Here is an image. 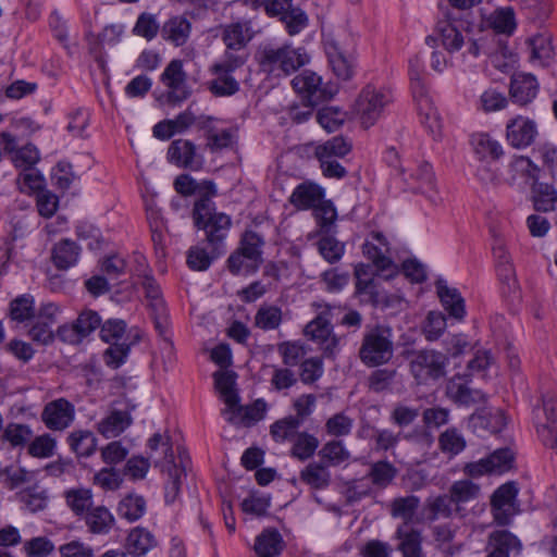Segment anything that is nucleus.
Listing matches in <instances>:
<instances>
[{
  "mask_svg": "<svg viewBox=\"0 0 557 557\" xmlns=\"http://www.w3.org/2000/svg\"><path fill=\"white\" fill-rule=\"evenodd\" d=\"M248 60L246 51H238L233 49H225L222 58L210 67L211 73H226L232 74L237 69L242 67Z\"/></svg>",
  "mask_w": 557,
  "mask_h": 557,
  "instance_id": "45",
  "label": "nucleus"
},
{
  "mask_svg": "<svg viewBox=\"0 0 557 557\" xmlns=\"http://www.w3.org/2000/svg\"><path fill=\"white\" fill-rule=\"evenodd\" d=\"M397 469L388 461H377L371 465L369 476L373 484L386 487L395 479Z\"/></svg>",
  "mask_w": 557,
  "mask_h": 557,
  "instance_id": "62",
  "label": "nucleus"
},
{
  "mask_svg": "<svg viewBox=\"0 0 557 557\" xmlns=\"http://www.w3.org/2000/svg\"><path fill=\"white\" fill-rule=\"evenodd\" d=\"M293 88L304 101L311 106L327 101L336 94L337 88L332 83H323L322 77L311 71H304L292 81Z\"/></svg>",
  "mask_w": 557,
  "mask_h": 557,
  "instance_id": "10",
  "label": "nucleus"
},
{
  "mask_svg": "<svg viewBox=\"0 0 557 557\" xmlns=\"http://www.w3.org/2000/svg\"><path fill=\"white\" fill-rule=\"evenodd\" d=\"M394 355L393 331L389 326L367 327L359 349V358L367 367L387 363Z\"/></svg>",
  "mask_w": 557,
  "mask_h": 557,
  "instance_id": "4",
  "label": "nucleus"
},
{
  "mask_svg": "<svg viewBox=\"0 0 557 557\" xmlns=\"http://www.w3.org/2000/svg\"><path fill=\"white\" fill-rule=\"evenodd\" d=\"M413 98L417 101L422 123L435 139L440 138L442 135V120L437 108L428 95V90Z\"/></svg>",
  "mask_w": 557,
  "mask_h": 557,
  "instance_id": "29",
  "label": "nucleus"
},
{
  "mask_svg": "<svg viewBox=\"0 0 557 557\" xmlns=\"http://www.w3.org/2000/svg\"><path fill=\"white\" fill-rule=\"evenodd\" d=\"M146 502L143 496L128 494L123 497L117 506V515L129 522L136 521L144 516Z\"/></svg>",
  "mask_w": 557,
  "mask_h": 557,
  "instance_id": "46",
  "label": "nucleus"
},
{
  "mask_svg": "<svg viewBox=\"0 0 557 557\" xmlns=\"http://www.w3.org/2000/svg\"><path fill=\"white\" fill-rule=\"evenodd\" d=\"M396 537L399 541L397 548L404 555L422 553L421 531L410 523H401L396 530Z\"/></svg>",
  "mask_w": 557,
  "mask_h": 557,
  "instance_id": "32",
  "label": "nucleus"
},
{
  "mask_svg": "<svg viewBox=\"0 0 557 557\" xmlns=\"http://www.w3.org/2000/svg\"><path fill=\"white\" fill-rule=\"evenodd\" d=\"M428 509L430 519L449 518L454 512L459 510L450 495H438L428 500Z\"/></svg>",
  "mask_w": 557,
  "mask_h": 557,
  "instance_id": "57",
  "label": "nucleus"
},
{
  "mask_svg": "<svg viewBox=\"0 0 557 557\" xmlns=\"http://www.w3.org/2000/svg\"><path fill=\"white\" fill-rule=\"evenodd\" d=\"M84 520L88 531L92 534H107L114 523V517L104 506H92L84 515Z\"/></svg>",
  "mask_w": 557,
  "mask_h": 557,
  "instance_id": "34",
  "label": "nucleus"
},
{
  "mask_svg": "<svg viewBox=\"0 0 557 557\" xmlns=\"http://www.w3.org/2000/svg\"><path fill=\"white\" fill-rule=\"evenodd\" d=\"M318 250L329 263L339 261L345 252V245L335 237L325 235L318 242Z\"/></svg>",
  "mask_w": 557,
  "mask_h": 557,
  "instance_id": "61",
  "label": "nucleus"
},
{
  "mask_svg": "<svg viewBox=\"0 0 557 557\" xmlns=\"http://www.w3.org/2000/svg\"><path fill=\"white\" fill-rule=\"evenodd\" d=\"M473 150L481 160H496L503 154L502 145L490 135L481 133L472 136Z\"/></svg>",
  "mask_w": 557,
  "mask_h": 557,
  "instance_id": "40",
  "label": "nucleus"
},
{
  "mask_svg": "<svg viewBox=\"0 0 557 557\" xmlns=\"http://www.w3.org/2000/svg\"><path fill=\"white\" fill-rule=\"evenodd\" d=\"M75 419V407L65 398L49 401L41 412V420L52 431L67 429Z\"/></svg>",
  "mask_w": 557,
  "mask_h": 557,
  "instance_id": "16",
  "label": "nucleus"
},
{
  "mask_svg": "<svg viewBox=\"0 0 557 557\" xmlns=\"http://www.w3.org/2000/svg\"><path fill=\"white\" fill-rule=\"evenodd\" d=\"M15 497L23 504L24 509L33 513L44 510L48 505L47 492L38 484L17 492Z\"/></svg>",
  "mask_w": 557,
  "mask_h": 557,
  "instance_id": "37",
  "label": "nucleus"
},
{
  "mask_svg": "<svg viewBox=\"0 0 557 557\" xmlns=\"http://www.w3.org/2000/svg\"><path fill=\"white\" fill-rule=\"evenodd\" d=\"M137 276L140 280V284L145 290L146 298L152 312L156 329L160 334H163L166 330L168 315L160 287L146 269L140 271L138 270Z\"/></svg>",
  "mask_w": 557,
  "mask_h": 557,
  "instance_id": "15",
  "label": "nucleus"
},
{
  "mask_svg": "<svg viewBox=\"0 0 557 557\" xmlns=\"http://www.w3.org/2000/svg\"><path fill=\"white\" fill-rule=\"evenodd\" d=\"M319 446V440L308 433H298L292 448V454L299 460H307L313 456Z\"/></svg>",
  "mask_w": 557,
  "mask_h": 557,
  "instance_id": "63",
  "label": "nucleus"
},
{
  "mask_svg": "<svg viewBox=\"0 0 557 557\" xmlns=\"http://www.w3.org/2000/svg\"><path fill=\"white\" fill-rule=\"evenodd\" d=\"M100 337L109 343L110 347L106 350L107 363L113 368L120 367L129 350L133 341L126 333V323L121 319H109L100 330Z\"/></svg>",
  "mask_w": 557,
  "mask_h": 557,
  "instance_id": "6",
  "label": "nucleus"
},
{
  "mask_svg": "<svg viewBox=\"0 0 557 557\" xmlns=\"http://www.w3.org/2000/svg\"><path fill=\"white\" fill-rule=\"evenodd\" d=\"M539 92V83L534 75L518 73L511 77L510 96L512 100L525 106L530 103Z\"/></svg>",
  "mask_w": 557,
  "mask_h": 557,
  "instance_id": "25",
  "label": "nucleus"
},
{
  "mask_svg": "<svg viewBox=\"0 0 557 557\" xmlns=\"http://www.w3.org/2000/svg\"><path fill=\"white\" fill-rule=\"evenodd\" d=\"M457 527L453 523L438 524L433 528V536L437 546L448 555L459 552L460 545H455Z\"/></svg>",
  "mask_w": 557,
  "mask_h": 557,
  "instance_id": "53",
  "label": "nucleus"
},
{
  "mask_svg": "<svg viewBox=\"0 0 557 557\" xmlns=\"http://www.w3.org/2000/svg\"><path fill=\"white\" fill-rule=\"evenodd\" d=\"M158 544L154 535L145 528H134L126 540L127 552L134 556L147 554Z\"/></svg>",
  "mask_w": 557,
  "mask_h": 557,
  "instance_id": "35",
  "label": "nucleus"
},
{
  "mask_svg": "<svg viewBox=\"0 0 557 557\" xmlns=\"http://www.w3.org/2000/svg\"><path fill=\"white\" fill-rule=\"evenodd\" d=\"M265 410V401L258 399L250 406H240L238 401L234 407L223 410L222 413L233 424L250 425L263 419Z\"/></svg>",
  "mask_w": 557,
  "mask_h": 557,
  "instance_id": "21",
  "label": "nucleus"
},
{
  "mask_svg": "<svg viewBox=\"0 0 557 557\" xmlns=\"http://www.w3.org/2000/svg\"><path fill=\"white\" fill-rule=\"evenodd\" d=\"M509 182L516 184L518 181H522L525 184H537L541 168L534 163L529 157L525 156H513L508 164Z\"/></svg>",
  "mask_w": 557,
  "mask_h": 557,
  "instance_id": "24",
  "label": "nucleus"
},
{
  "mask_svg": "<svg viewBox=\"0 0 557 557\" xmlns=\"http://www.w3.org/2000/svg\"><path fill=\"white\" fill-rule=\"evenodd\" d=\"M507 423V418L498 408L484 407L469 417V428L479 436L498 433Z\"/></svg>",
  "mask_w": 557,
  "mask_h": 557,
  "instance_id": "18",
  "label": "nucleus"
},
{
  "mask_svg": "<svg viewBox=\"0 0 557 557\" xmlns=\"http://www.w3.org/2000/svg\"><path fill=\"white\" fill-rule=\"evenodd\" d=\"M446 366L447 358L444 354L424 349L413 354L410 371L419 383L424 384L444 376Z\"/></svg>",
  "mask_w": 557,
  "mask_h": 557,
  "instance_id": "11",
  "label": "nucleus"
},
{
  "mask_svg": "<svg viewBox=\"0 0 557 557\" xmlns=\"http://www.w3.org/2000/svg\"><path fill=\"white\" fill-rule=\"evenodd\" d=\"M532 200L536 211H553L557 205V191L549 184H534L532 187Z\"/></svg>",
  "mask_w": 557,
  "mask_h": 557,
  "instance_id": "42",
  "label": "nucleus"
},
{
  "mask_svg": "<svg viewBox=\"0 0 557 557\" xmlns=\"http://www.w3.org/2000/svg\"><path fill=\"white\" fill-rule=\"evenodd\" d=\"M260 267L255 260H249L248 256L239 251H234L227 259V268L234 275H249L255 273Z\"/></svg>",
  "mask_w": 557,
  "mask_h": 557,
  "instance_id": "64",
  "label": "nucleus"
},
{
  "mask_svg": "<svg viewBox=\"0 0 557 557\" xmlns=\"http://www.w3.org/2000/svg\"><path fill=\"white\" fill-rule=\"evenodd\" d=\"M490 553L486 557H509L511 552H519L520 541L510 532L500 530L490 534Z\"/></svg>",
  "mask_w": 557,
  "mask_h": 557,
  "instance_id": "31",
  "label": "nucleus"
},
{
  "mask_svg": "<svg viewBox=\"0 0 557 557\" xmlns=\"http://www.w3.org/2000/svg\"><path fill=\"white\" fill-rule=\"evenodd\" d=\"M263 245L264 240L258 233L246 231L242 236L240 245L237 249L248 256L249 260H255L257 263L261 264Z\"/></svg>",
  "mask_w": 557,
  "mask_h": 557,
  "instance_id": "54",
  "label": "nucleus"
},
{
  "mask_svg": "<svg viewBox=\"0 0 557 557\" xmlns=\"http://www.w3.org/2000/svg\"><path fill=\"white\" fill-rule=\"evenodd\" d=\"M533 421L539 440L557 454V399L554 395L542 397V405L533 409Z\"/></svg>",
  "mask_w": 557,
  "mask_h": 557,
  "instance_id": "9",
  "label": "nucleus"
},
{
  "mask_svg": "<svg viewBox=\"0 0 557 557\" xmlns=\"http://www.w3.org/2000/svg\"><path fill=\"white\" fill-rule=\"evenodd\" d=\"M193 218L195 225L206 232L207 242L213 247V251L216 250L228 234L231 218L223 212H216L209 198L195 202Z\"/></svg>",
  "mask_w": 557,
  "mask_h": 557,
  "instance_id": "5",
  "label": "nucleus"
},
{
  "mask_svg": "<svg viewBox=\"0 0 557 557\" xmlns=\"http://www.w3.org/2000/svg\"><path fill=\"white\" fill-rule=\"evenodd\" d=\"M392 100L389 90L367 86L359 94L354 110L363 127L368 128L382 116Z\"/></svg>",
  "mask_w": 557,
  "mask_h": 557,
  "instance_id": "7",
  "label": "nucleus"
},
{
  "mask_svg": "<svg viewBox=\"0 0 557 557\" xmlns=\"http://www.w3.org/2000/svg\"><path fill=\"white\" fill-rule=\"evenodd\" d=\"M9 314L12 321L25 323L37 315L34 297L21 295L10 302Z\"/></svg>",
  "mask_w": 557,
  "mask_h": 557,
  "instance_id": "41",
  "label": "nucleus"
},
{
  "mask_svg": "<svg viewBox=\"0 0 557 557\" xmlns=\"http://www.w3.org/2000/svg\"><path fill=\"white\" fill-rule=\"evenodd\" d=\"M283 319L282 310L273 305H262L255 315V325L263 331L276 330Z\"/></svg>",
  "mask_w": 557,
  "mask_h": 557,
  "instance_id": "51",
  "label": "nucleus"
},
{
  "mask_svg": "<svg viewBox=\"0 0 557 557\" xmlns=\"http://www.w3.org/2000/svg\"><path fill=\"white\" fill-rule=\"evenodd\" d=\"M301 424V419L293 416L285 417L271 425V435L276 442H284L297 436V430Z\"/></svg>",
  "mask_w": 557,
  "mask_h": 557,
  "instance_id": "60",
  "label": "nucleus"
},
{
  "mask_svg": "<svg viewBox=\"0 0 557 557\" xmlns=\"http://www.w3.org/2000/svg\"><path fill=\"white\" fill-rule=\"evenodd\" d=\"M487 23L497 33L509 35L516 28L513 10L511 8L497 9L490 14Z\"/></svg>",
  "mask_w": 557,
  "mask_h": 557,
  "instance_id": "56",
  "label": "nucleus"
},
{
  "mask_svg": "<svg viewBox=\"0 0 557 557\" xmlns=\"http://www.w3.org/2000/svg\"><path fill=\"white\" fill-rule=\"evenodd\" d=\"M436 33L448 53H455L465 47L463 58L492 57L497 52L505 55L506 47L497 40L495 35L482 30L474 34L466 21L456 18L440 21Z\"/></svg>",
  "mask_w": 557,
  "mask_h": 557,
  "instance_id": "1",
  "label": "nucleus"
},
{
  "mask_svg": "<svg viewBox=\"0 0 557 557\" xmlns=\"http://www.w3.org/2000/svg\"><path fill=\"white\" fill-rule=\"evenodd\" d=\"M151 454L148 459H153L154 466L168 473L169 481L165 485V502L173 503L181 490L183 479L186 476V467L189 458L185 450L178 451L180 465L175 462L173 449L169 437L160 433L153 434L148 441Z\"/></svg>",
  "mask_w": 557,
  "mask_h": 557,
  "instance_id": "2",
  "label": "nucleus"
},
{
  "mask_svg": "<svg viewBox=\"0 0 557 557\" xmlns=\"http://www.w3.org/2000/svg\"><path fill=\"white\" fill-rule=\"evenodd\" d=\"M160 81L166 88L165 98L168 103L176 106L190 96L187 75L181 60H172L162 72Z\"/></svg>",
  "mask_w": 557,
  "mask_h": 557,
  "instance_id": "12",
  "label": "nucleus"
},
{
  "mask_svg": "<svg viewBox=\"0 0 557 557\" xmlns=\"http://www.w3.org/2000/svg\"><path fill=\"white\" fill-rule=\"evenodd\" d=\"M447 393L455 403L466 406L484 403L486 400V395L481 391L471 389L467 385L457 382H450L447 387Z\"/></svg>",
  "mask_w": 557,
  "mask_h": 557,
  "instance_id": "47",
  "label": "nucleus"
},
{
  "mask_svg": "<svg viewBox=\"0 0 557 557\" xmlns=\"http://www.w3.org/2000/svg\"><path fill=\"white\" fill-rule=\"evenodd\" d=\"M324 49L334 74L342 79H349L352 75L354 55L334 39L325 40Z\"/></svg>",
  "mask_w": 557,
  "mask_h": 557,
  "instance_id": "20",
  "label": "nucleus"
},
{
  "mask_svg": "<svg viewBox=\"0 0 557 557\" xmlns=\"http://www.w3.org/2000/svg\"><path fill=\"white\" fill-rule=\"evenodd\" d=\"M159 32L161 33V26L157 16L148 12L139 14L133 28V33L136 36L143 37L148 41L154 39Z\"/></svg>",
  "mask_w": 557,
  "mask_h": 557,
  "instance_id": "58",
  "label": "nucleus"
},
{
  "mask_svg": "<svg viewBox=\"0 0 557 557\" xmlns=\"http://www.w3.org/2000/svg\"><path fill=\"white\" fill-rule=\"evenodd\" d=\"M479 485L470 480L455 481L449 487V495L458 507L459 504L468 503L478 497Z\"/></svg>",
  "mask_w": 557,
  "mask_h": 557,
  "instance_id": "59",
  "label": "nucleus"
},
{
  "mask_svg": "<svg viewBox=\"0 0 557 557\" xmlns=\"http://www.w3.org/2000/svg\"><path fill=\"white\" fill-rule=\"evenodd\" d=\"M351 143L342 136H335L315 148V157L318 159H335L343 158L351 150Z\"/></svg>",
  "mask_w": 557,
  "mask_h": 557,
  "instance_id": "48",
  "label": "nucleus"
},
{
  "mask_svg": "<svg viewBox=\"0 0 557 557\" xmlns=\"http://www.w3.org/2000/svg\"><path fill=\"white\" fill-rule=\"evenodd\" d=\"M517 496L518 487L515 482H507L494 492L491 499L492 513L499 525L509 524L519 512Z\"/></svg>",
  "mask_w": 557,
  "mask_h": 557,
  "instance_id": "13",
  "label": "nucleus"
},
{
  "mask_svg": "<svg viewBox=\"0 0 557 557\" xmlns=\"http://www.w3.org/2000/svg\"><path fill=\"white\" fill-rule=\"evenodd\" d=\"M168 159L180 168L199 170L202 166V157L197 152L194 143L187 139H176L168 149Z\"/></svg>",
  "mask_w": 557,
  "mask_h": 557,
  "instance_id": "19",
  "label": "nucleus"
},
{
  "mask_svg": "<svg viewBox=\"0 0 557 557\" xmlns=\"http://www.w3.org/2000/svg\"><path fill=\"white\" fill-rule=\"evenodd\" d=\"M537 134L536 123L522 115L509 120L506 125V139L516 149H524L531 146Z\"/></svg>",
  "mask_w": 557,
  "mask_h": 557,
  "instance_id": "17",
  "label": "nucleus"
},
{
  "mask_svg": "<svg viewBox=\"0 0 557 557\" xmlns=\"http://www.w3.org/2000/svg\"><path fill=\"white\" fill-rule=\"evenodd\" d=\"M331 306L321 307L318 315L305 327V335L317 343L325 357L332 358L339 350V339L333 333L331 318L333 315Z\"/></svg>",
  "mask_w": 557,
  "mask_h": 557,
  "instance_id": "8",
  "label": "nucleus"
},
{
  "mask_svg": "<svg viewBox=\"0 0 557 557\" xmlns=\"http://www.w3.org/2000/svg\"><path fill=\"white\" fill-rule=\"evenodd\" d=\"M65 500L76 516H84L92 507V493L88 488H72L65 492Z\"/></svg>",
  "mask_w": 557,
  "mask_h": 557,
  "instance_id": "50",
  "label": "nucleus"
},
{
  "mask_svg": "<svg viewBox=\"0 0 557 557\" xmlns=\"http://www.w3.org/2000/svg\"><path fill=\"white\" fill-rule=\"evenodd\" d=\"M131 424L125 411L114 410L98 423V432L107 438L119 436Z\"/></svg>",
  "mask_w": 557,
  "mask_h": 557,
  "instance_id": "38",
  "label": "nucleus"
},
{
  "mask_svg": "<svg viewBox=\"0 0 557 557\" xmlns=\"http://www.w3.org/2000/svg\"><path fill=\"white\" fill-rule=\"evenodd\" d=\"M61 308L54 302H42L35 322L28 331L30 339L39 345H49L54 339L52 326L58 322Z\"/></svg>",
  "mask_w": 557,
  "mask_h": 557,
  "instance_id": "14",
  "label": "nucleus"
},
{
  "mask_svg": "<svg viewBox=\"0 0 557 557\" xmlns=\"http://www.w3.org/2000/svg\"><path fill=\"white\" fill-rule=\"evenodd\" d=\"M466 446L467 442L463 435L456 428H449L438 436V447L448 458L459 455Z\"/></svg>",
  "mask_w": 557,
  "mask_h": 557,
  "instance_id": "44",
  "label": "nucleus"
},
{
  "mask_svg": "<svg viewBox=\"0 0 557 557\" xmlns=\"http://www.w3.org/2000/svg\"><path fill=\"white\" fill-rule=\"evenodd\" d=\"M552 40L553 37L548 33H539L527 39L525 44L530 51L529 60L532 64L539 66L549 65L555 55Z\"/></svg>",
  "mask_w": 557,
  "mask_h": 557,
  "instance_id": "22",
  "label": "nucleus"
},
{
  "mask_svg": "<svg viewBox=\"0 0 557 557\" xmlns=\"http://www.w3.org/2000/svg\"><path fill=\"white\" fill-rule=\"evenodd\" d=\"M441 302L449 315L456 320H462L466 314L465 300L458 289L449 287L445 280H437L435 283Z\"/></svg>",
  "mask_w": 557,
  "mask_h": 557,
  "instance_id": "28",
  "label": "nucleus"
},
{
  "mask_svg": "<svg viewBox=\"0 0 557 557\" xmlns=\"http://www.w3.org/2000/svg\"><path fill=\"white\" fill-rule=\"evenodd\" d=\"M71 449L78 457H89L96 451L97 438L88 430H76L67 436Z\"/></svg>",
  "mask_w": 557,
  "mask_h": 557,
  "instance_id": "39",
  "label": "nucleus"
},
{
  "mask_svg": "<svg viewBox=\"0 0 557 557\" xmlns=\"http://www.w3.org/2000/svg\"><path fill=\"white\" fill-rule=\"evenodd\" d=\"M420 506L419 497L409 495L395 498L391 504V515L394 518L403 519V523H410Z\"/></svg>",
  "mask_w": 557,
  "mask_h": 557,
  "instance_id": "49",
  "label": "nucleus"
},
{
  "mask_svg": "<svg viewBox=\"0 0 557 557\" xmlns=\"http://www.w3.org/2000/svg\"><path fill=\"white\" fill-rule=\"evenodd\" d=\"M191 33L190 21L183 15H175L165 21L161 27V37L174 45L181 47L185 45Z\"/></svg>",
  "mask_w": 557,
  "mask_h": 557,
  "instance_id": "26",
  "label": "nucleus"
},
{
  "mask_svg": "<svg viewBox=\"0 0 557 557\" xmlns=\"http://www.w3.org/2000/svg\"><path fill=\"white\" fill-rule=\"evenodd\" d=\"M215 77L208 83L209 90L216 97H230L239 90V83L232 74L212 73Z\"/></svg>",
  "mask_w": 557,
  "mask_h": 557,
  "instance_id": "55",
  "label": "nucleus"
},
{
  "mask_svg": "<svg viewBox=\"0 0 557 557\" xmlns=\"http://www.w3.org/2000/svg\"><path fill=\"white\" fill-rule=\"evenodd\" d=\"M283 549V539L274 529H265L257 536L255 550L259 557H277Z\"/></svg>",
  "mask_w": 557,
  "mask_h": 557,
  "instance_id": "36",
  "label": "nucleus"
},
{
  "mask_svg": "<svg viewBox=\"0 0 557 557\" xmlns=\"http://www.w3.org/2000/svg\"><path fill=\"white\" fill-rule=\"evenodd\" d=\"M81 248L71 239H62L54 245L51 252L53 264L60 270H67L76 264Z\"/></svg>",
  "mask_w": 557,
  "mask_h": 557,
  "instance_id": "33",
  "label": "nucleus"
},
{
  "mask_svg": "<svg viewBox=\"0 0 557 557\" xmlns=\"http://www.w3.org/2000/svg\"><path fill=\"white\" fill-rule=\"evenodd\" d=\"M301 480L313 488H324L330 484L331 474L327 468L318 462L309 463L300 473Z\"/></svg>",
  "mask_w": 557,
  "mask_h": 557,
  "instance_id": "52",
  "label": "nucleus"
},
{
  "mask_svg": "<svg viewBox=\"0 0 557 557\" xmlns=\"http://www.w3.org/2000/svg\"><path fill=\"white\" fill-rule=\"evenodd\" d=\"M215 388L219 391L226 409L234 407L239 401V397L235 391L236 375L233 372H215L214 373Z\"/></svg>",
  "mask_w": 557,
  "mask_h": 557,
  "instance_id": "43",
  "label": "nucleus"
},
{
  "mask_svg": "<svg viewBox=\"0 0 557 557\" xmlns=\"http://www.w3.org/2000/svg\"><path fill=\"white\" fill-rule=\"evenodd\" d=\"M323 199L324 189L311 182L299 184L289 197L290 203L300 210L313 209Z\"/></svg>",
  "mask_w": 557,
  "mask_h": 557,
  "instance_id": "27",
  "label": "nucleus"
},
{
  "mask_svg": "<svg viewBox=\"0 0 557 557\" xmlns=\"http://www.w3.org/2000/svg\"><path fill=\"white\" fill-rule=\"evenodd\" d=\"M389 251V243L380 232L371 234L363 244V253L379 270H386L392 264Z\"/></svg>",
  "mask_w": 557,
  "mask_h": 557,
  "instance_id": "23",
  "label": "nucleus"
},
{
  "mask_svg": "<svg viewBox=\"0 0 557 557\" xmlns=\"http://www.w3.org/2000/svg\"><path fill=\"white\" fill-rule=\"evenodd\" d=\"M256 59L260 70L273 77H286L309 63L310 60L304 48L272 44L260 46Z\"/></svg>",
  "mask_w": 557,
  "mask_h": 557,
  "instance_id": "3",
  "label": "nucleus"
},
{
  "mask_svg": "<svg viewBox=\"0 0 557 557\" xmlns=\"http://www.w3.org/2000/svg\"><path fill=\"white\" fill-rule=\"evenodd\" d=\"M252 37L250 22H236L223 27L222 40L227 49L245 51Z\"/></svg>",
  "mask_w": 557,
  "mask_h": 557,
  "instance_id": "30",
  "label": "nucleus"
}]
</instances>
